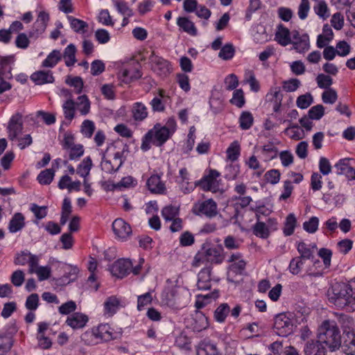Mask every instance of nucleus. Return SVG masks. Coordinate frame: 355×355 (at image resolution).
<instances>
[{
  "label": "nucleus",
  "mask_w": 355,
  "mask_h": 355,
  "mask_svg": "<svg viewBox=\"0 0 355 355\" xmlns=\"http://www.w3.org/2000/svg\"><path fill=\"white\" fill-rule=\"evenodd\" d=\"M15 61L12 55L0 58V80H10L12 78L11 64Z\"/></svg>",
  "instance_id": "nucleus-14"
},
{
  "label": "nucleus",
  "mask_w": 355,
  "mask_h": 355,
  "mask_svg": "<svg viewBox=\"0 0 355 355\" xmlns=\"http://www.w3.org/2000/svg\"><path fill=\"white\" fill-rule=\"evenodd\" d=\"M253 234L261 239H267L270 235V231L266 225L260 220L254 225L252 227Z\"/></svg>",
  "instance_id": "nucleus-33"
},
{
  "label": "nucleus",
  "mask_w": 355,
  "mask_h": 355,
  "mask_svg": "<svg viewBox=\"0 0 355 355\" xmlns=\"http://www.w3.org/2000/svg\"><path fill=\"white\" fill-rule=\"evenodd\" d=\"M197 355H220L216 346L209 340H202L197 347Z\"/></svg>",
  "instance_id": "nucleus-22"
},
{
  "label": "nucleus",
  "mask_w": 355,
  "mask_h": 355,
  "mask_svg": "<svg viewBox=\"0 0 355 355\" xmlns=\"http://www.w3.org/2000/svg\"><path fill=\"white\" fill-rule=\"evenodd\" d=\"M60 59L61 53L60 51L53 50L42 62V66L44 67H53L60 60Z\"/></svg>",
  "instance_id": "nucleus-36"
},
{
  "label": "nucleus",
  "mask_w": 355,
  "mask_h": 355,
  "mask_svg": "<svg viewBox=\"0 0 355 355\" xmlns=\"http://www.w3.org/2000/svg\"><path fill=\"white\" fill-rule=\"evenodd\" d=\"M315 2L317 4L313 6L315 12L323 19H327L329 16V13L326 2L323 0H319Z\"/></svg>",
  "instance_id": "nucleus-40"
},
{
  "label": "nucleus",
  "mask_w": 355,
  "mask_h": 355,
  "mask_svg": "<svg viewBox=\"0 0 355 355\" xmlns=\"http://www.w3.org/2000/svg\"><path fill=\"white\" fill-rule=\"evenodd\" d=\"M49 21V15L45 11H40L37 18L33 24L32 29L28 32L31 38H37L46 30Z\"/></svg>",
  "instance_id": "nucleus-8"
},
{
  "label": "nucleus",
  "mask_w": 355,
  "mask_h": 355,
  "mask_svg": "<svg viewBox=\"0 0 355 355\" xmlns=\"http://www.w3.org/2000/svg\"><path fill=\"white\" fill-rule=\"evenodd\" d=\"M304 263V259L297 257L293 258L289 264L290 272L293 275H297L301 272L302 266Z\"/></svg>",
  "instance_id": "nucleus-50"
},
{
  "label": "nucleus",
  "mask_w": 355,
  "mask_h": 355,
  "mask_svg": "<svg viewBox=\"0 0 355 355\" xmlns=\"http://www.w3.org/2000/svg\"><path fill=\"white\" fill-rule=\"evenodd\" d=\"M193 213L197 216H205L211 218L218 214L216 202L212 199L205 201H199L194 204Z\"/></svg>",
  "instance_id": "nucleus-5"
},
{
  "label": "nucleus",
  "mask_w": 355,
  "mask_h": 355,
  "mask_svg": "<svg viewBox=\"0 0 355 355\" xmlns=\"http://www.w3.org/2000/svg\"><path fill=\"white\" fill-rule=\"evenodd\" d=\"M319 219L316 216H312L308 221L303 223L304 230L311 234L315 233L318 229Z\"/></svg>",
  "instance_id": "nucleus-49"
},
{
  "label": "nucleus",
  "mask_w": 355,
  "mask_h": 355,
  "mask_svg": "<svg viewBox=\"0 0 355 355\" xmlns=\"http://www.w3.org/2000/svg\"><path fill=\"white\" fill-rule=\"evenodd\" d=\"M195 239L193 235L186 231L183 232L180 237V243L182 246H190L194 243Z\"/></svg>",
  "instance_id": "nucleus-63"
},
{
  "label": "nucleus",
  "mask_w": 355,
  "mask_h": 355,
  "mask_svg": "<svg viewBox=\"0 0 355 355\" xmlns=\"http://www.w3.org/2000/svg\"><path fill=\"white\" fill-rule=\"evenodd\" d=\"M92 166V161L89 157H85L78 165L76 173L84 178H86L90 172Z\"/></svg>",
  "instance_id": "nucleus-32"
},
{
  "label": "nucleus",
  "mask_w": 355,
  "mask_h": 355,
  "mask_svg": "<svg viewBox=\"0 0 355 355\" xmlns=\"http://www.w3.org/2000/svg\"><path fill=\"white\" fill-rule=\"evenodd\" d=\"M240 145L237 141H233L226 150L227 157L232 162L236 161L240 155Z\"/></svg>",
  "instance_id": "nucleus-39"
},
{
  "label": "nucleus",
  "mask_w": 355,
  "mask_h": 355,
  "mask_svg": "<svg viewBox=\"0 0 355 355\" xmlns=\"http://www.w3.org/2000/svg\"><path fill=\"white\" fill-rule=\"evenodd\" d=\"M39 304V296L36 293L30 295L26 301V307L31 311H35L37 309Z\"/></svg>",
  "instance_id": "nucleus-61"
},
{
  "label": "nucleus",
  "mask_w": 355,
  "mask_h": 355,
  "mask_svg": "<svg viewBox=\"0 0 355 355\" xmlns=\"http://www.w3.org/2000/svg\"><path fill=\"white\" fill-rule=\"evenodd\" d=\"M112 230L115 235L120 239H126L132 233L129 224L121 218H117L112 223Z\"/></svg>",
  "instance_id": "nucleus-15"
},
{
  "label": "nucleus",
  "mask_w": 355,
  "mask_h": 355,
  "mask_svg": "<svg viewBox=\"0 0 355 355\" xmlns=\"http://www.w3.org/2000/svg\"><path fill=\"white\" fill-rule=\"evenodd\" d=\"M148 132H151L153 144L156 146H162L172 135L166 128L162 127L159 123L155 125L153 128L150 130Z\"/></svg>",
  "instance_id": "nucleus-11"
},
{
  "label": "nucleus",
  "mask_w": 355,
  "mask_h": 355,
  "mask_svg": "<svg viewBox=\"0 0 355 355\" xmlns=\"http://www.w3.org/2000/svg\"><path fill=\"white\" fill-rule=\"evenodd\" d=\"M234 53L235 50L233 45L227 44L221 48L218 57L224 60H228L233 58Z\"/></svg>",
  "instance_id": "nucleus-47"
},
{
  "label": "nucleus",
  "mask_w": 355,
  "mask_h": 355,
  "mask_svg": "<svg viewBox=\"0 0 355 355\" xmlns=\"http://www.w3.org/2000/svg\"><path fill=\"white\" fill-rule=\"evenodd\" d=\"M304 352V355H326V348L318 340L308 341Z\"/></svg>",
  "instance_id": "nucleus-19"
},
{
  "label": "nucleus",
  "mask_w": 355,
  "mask_h": 355,
  "mask_svg": "<svg viewBox=\"0 0 355 355\" xmlns=\"http://www.w3.org/2000/svg\"><path fill=\"white\" fill-rule=\"evenodd\" d=\"M76 49L75 45L70 44L67 46L64 51V58L65 60V64L67 67L73 66L76 62Z\"/></svg>",
  "instance_id": "nucleus-34"
},
{
  "label": "nucleus",
  "mask_w": 355,
  "mask_h": 355,
  "mask_svg": "<svg viewBox=\"0 0 355 355\" xmlns=\"http://www.w3.org/2000/svg\"><path fill=\"white\" fill-rule=\"evenodd\" d=\"M25 226V218L21 213H15L11 218L8 230L10 233H16L21 230Z\"/></svg>",
  "instance_id": "nucleus-23"
},
{
  "label": "nucleus",
  "mask_w": 355,
  "mask_h": 355,
  "mask_svg": "<svg viewBox=\"0 0 355 355\" xmlns=\"http://www.w3.org/2000/svg\"><path fill=\"white\" fill-rule=\"evenodd\" d=\"M55 171L52 168L44 170L40 173L37 179L41 184H49L53 181Z\"/></svg>",
  "instance_id": "nucleus-37"
},
{
  "label": "nucleus",
  "mask_w": 355,
  "mask_h": 355,
  "mask_svg": "<svg viewBox=\"0 0 355 355\" xmlns=\"http://www.w3.org/2000/svg\"><path fill=\"white\" fill-rule=\"evenodd\" d=\"M230 103L239 108H241L245 103L243 91L241 89L234 90Z\"/></svg>",
  "instance_id": "nucleus-44"
},
{
  "label": "nucleus",
  "mask_w": 355,
  "mask_h": 355,
  "mask_svg": "<svg viewBox=\"0 0 355 355\" xmlns=\"http://www.w3.org/2000/svg\"><path fill=\"white\" fill-rule=\"evenodd\" d=\"M132 112L135 121H143L148 116L146 107L139 102L133 104Z\"/></svg>",
  "instance_id": "nucleus-27"
},
{
  "label": "nucleus",
  "mask_w": 355,
  "mask_h": 355,
  "mask_svg": "<svg viewBox=\"0 0 355 355\" xmlns=\"http://www.w3.org/2000/svg\"><path fill=\"white\" fill-rule=\"evenodd\" d=\"M296 225V218L293 214L288 215L284 227V234L290 236L293 234Z\"/></svg>",
  "instance_id": "nucleus-45"
},
{
  "label": "nucleus",
  "mask_w": 355,
  "mask_h": 355,
  "mask_svg": "<svg viewBox=\"0 0 355 355\" xmlns=\"http://www.w3.org/2000/svg\"><path fill=\"white\" fill-rule=\"evenodd\" d=\"M300 85V81L297 78H292L284 81L283 83V89L288 92H295Z\"/></svg>",
  "instance_id": "nucleus-62"
},
{
  "label": "nucleus",
  "mask_w": 355,
  "mask_h": 355,
  "mask_svg": "<svg viewBox=\"0 0 355 355\" xmlns=\"http://www.w3.org/2000/svg\"><path fill=\"white\" fill-rule=\"evenodd\" d=\"M81 340L87 345H94L98 343L96 339V332L94 328L90 331H87L81 336Z\"/></svg>",
  "instance_id": "nucleus-60"
},
{
  "label": "nucleus",
  "mask_w": 355,
  "mask_h": 355,
  "mask_svg": "<svg viewBox=\"0 0 355 355\" xmlns=\"http://www.w3.org/2000/svg\"><path fill=\"white\" fill-rule=\"evenodd\" d=\"M95 38L99 44H104L110 41V35L107 31L101 28L95 32Z\"/></svg>",
  "instance_id": "nucleus-59"
},
{
  "label": "nucleus",
  "mask_w": 355,
  "mask_h": 355,
  "mask_svg": "<svg viewBox=\"0 0 355 355\" xmlns=\"http://www.w3.org/2000/svg\"><path fill=\"white\" fill-rule=\"evenodd\" d=\"M76 105L82 115H86L89 112L90 102L86 95H82L78 98Z\"/></svg>",
  "instance_id": "nucleus-41"
},
{
  "label": "nucleus",
  "mask_w": 355,
  "mask_h": 355,
  "mask_svg": "<svg viewBox=\"0 0 355 355\" xmlns=\"http://www.w3.org/2000/svg\"><path fill=\"white\" fill-rule=\"evenodd\" d=\"M95 130V125L93 121L85 120L81 126L82 133L87 137H91Z\"/></svg>",
  "instance_id": "nucleus-58"
},
{
  "label": "nucleus",
  "mask_w": 355,
  "mask_h": 355,
  "mask_svg": "<svg viewBox=\"0 0 355 355\" xmlns=\"http://www.w3.org/2000/svg\"><path fill=\"white\" fill-rule=\"evenodd\" d=\"M341 349L345 355H355V332L347 331L341 342Z\"/></svg>",
  "instance_id": "nucleus-16"
},
{
  "label": "nucleus",
  "mask_w": 355,
  "mask_h": 355,
  "mask_svg": "<svg viewBox=\"0 0 355 355\" xmlns=\"http://www.w3.org/2000/svg\"><path fill=\"white\" fill-rule=\"evenodd\" d=\"M46 209V206L40 207L35 203L31 204V211L34 214L37 220H41L46 217L47 214Z\"/></svg>",
  "instance_id": "nucleus-55"
},
{
  "label": "nucleus",
  "mask_w": 355,
  "mask_h": 355,
  "mask_svg": "<svg viewBox=\"0 0 355 355\" xmlns=\"http://www.w3.org/2000/svg\"><path fill=\"white\" fill-rule=\"evenodd\" d=\"M14 344L12 336L10 334H0V355H6Z\"/></svg>",
  "instance_id": "nucleus-25"
},
{
  "label": "nucleus",
  "mask_w": 355,
  "mask_h": 355,
  "mask_svg": "<svg viewBox=\"0 0 355 355\" xmlns=\"http://www.w3.org/2000/svg\"><path fill=\"white\" fill-rule=\"evenodd\" d=\"M96 332V339L102 341H109L113 339V332L112 328L107 324H102L94 328Z\"/></svg>",
  "instance_id": "nucleus-24"
},
{
  "label": "nucleus",
  "mask_w": 355,
  "mask_h": 355,
  "mask_svg": "<svg viewBox=\"0 0 355 355\" xmlns=\"http://www.w3.org/2000/svg\"><path fill=\"white\" fill-rule=\"evenodd\" d=\"M223 249L221 245H213L209 243H203L201 250L194 257L193 266L198 267L204 261L219 264L224 260Z\"/></svg>",
  "instance_id": "nucleus-3"
},
{
  "label": "nucleus",
  "mask_w": 355,
  "mask_h": 355,
  "mask_svg": "<svg viewBox=\"0 0 355 355\" xmlns=\"http://www.w3.org/2000/svg\"><path fill=\"white\" fill-rule=\"evenodd\" d=\"M262 153L266 156V159H272L277 157V149L272 143H268L263 146Z\"/></svg>",
  "instance_id": "nucleus-52"
},
{
  "label": "nucleus",
  "mask_w": 355,
  "mask_h": 355,
  "mask_svg": "<svg viewBox=\"0 0 355 355\" xmlns=\"http://www.w3.org/2000/svg\"><path fill=\"white\" fill-rule=\"evenodd\" d=\"M164 92L160 89L159 91V97L156 96L150 101V104L154 112H163L164 110L165 106L162 100V98L164 96Z\"/></svg>",
  "instance_id": "nucleus-48"
},
{
  "label": "nucleus",
  "mask_w": 355,
  "mask_h": 355,
  "mask_svg": "<svg viewBox=\"0 0 355 355\" xmlns=\"http://www.w3.org/2000/svg\"><path fill=\"white\" fill-rule=\"evenodd\" d=\"M351 159L345 158L334 165L338 175H345L348 180H355V168L350 164Z\"/></svg>",
  "instance_id": "nucleus-12"
},
{
  "label": "nucleus",
  "mask_w": 355,
  "mask_h": 355,
  "mask_svg": "<svg viewBox=\"0 0 355 355\" xmlns=\"http://www.w3.org/2000/svg\"><path fill=\"white\" fill-rule=\"evenodd\" d=\"M313 102V96L310 93L300 95L297 97L296 101L297 106L300 109H306Z\"/></svg>",
  "instance_id": "nucleus-46"
},
{
  "label": "nucleus",
  "mask_w": 355,
  "mask_h": 355,
  "mask_svg": "<svg viewBox=\"0 0 355 355\" xmlns=\"http://www.w3.org/2000/svg\"><path fill=\"white\" fill-rule=\"evenodd\" d=\"M67 152L69 154V159H76L83 155V146L81 144H76L75 146H73L71 148L67 150Z\"/></svg>",
  "instance_id": "nucleus-53"
},
{
  "label": "nucleus",
  "mask_w": 355,
  "mask_h": 355,
  "mask_svg": "<svg viewBox=\"0 0 355 355\" xmlns=\"http://www.w3.org/2000/svg\"><path fill=\"white\" fill-rule=\"evenodd\" d=\"M123 163L122 153L121 152L114 153V157L111 159L106 158L105 154H103L101 162V167L104 172L113 173L120 168Z\"/></svg>",
  "instance_id": "nucleus-7"
},
{
  "label": "nucleus",
  "mask_w": 355,
  "mask_h": 355,
  "mask_svg": "<svg viewBox=\"0 0 355 355\" xmlns=\"http://www.w3.org/2000/svg\"><path fill=\"white\" fill-rule=\"evenodd\" d=\"M220 173L215 169H210L209 173L205 175L201 180L195 182V186L200 187L203 191L216 193L219 191Z\"/></svg>",
  "instance_id": "nucleus-4"
},
{
  "label": "nucleus",
  "mask_w": 355,
  "mask_h": 355,
  "mask_svg": "<svg viewBox=\"0 0 355 355\" xmlns=\"http://www.w3.org/2000/svg\"><path fill=\"white\" fill-rule=\"evenodd\" d=\"M177 24L181 28L184 32L188 34L195 36L197 35V28H196L194 23L189 20L187 17H180L177 19Z\"/></svg>",
  "instance_id": "nucleus-26"
},
{
  "label": "nucleus",
  "mask_w": 355,
  "mask_h": 355,
  "mask_svg": "<svg viewBox=\"0 0 355 355\" xmlns=\"http://www.w3.org/2000/svg\"><path fill=\"white\" fill-rule=\"evenodd\" d=\"M297 251L300 256L299 257L303 259H313V250L307 244L304 242H300L297 245Z\"/></svg>",
  "instance_id": "nucleus-38"
},
{
  "label": "nucleus",
  "mask_w": 355,
  "mask_h": 355,
  "mask_svg": "<svg viewBox=\"0 0 355 355\" xmlns=\"http://www.w3.org/2000/svg\"><path fill=\"white\" fill-rule=\"evenodd\" d=\"M132 263L129 259H121L116 261L111 266L112 275L118 278H123L131 272Z\"/></svg>",
  "instance_id": "nucleus-9"
},
{
  "label": "nucleus",
  "mask_w": 355,
  "mask_h": 355,
  "mask_svg": "<svg viewBox=\"0 0 355 355\" xmlns=\"http://www.w3.org/2000/svg\"><path fill=\"white\" fill-rule=\"evenodd\" d=\"M324 113V108L322 105H317L309 110V117L313 120L320 119Z\"/></svg>",
  "instance_id": "nucleus-51"
},
{
  "label": "nucleus",
  "mask_w": 355,
  "mask_h": 355,
  "mask_svg": "<svg viewBox=\"0 0 355 355\" xmlns=\"http://www.w3.org/2000/svg\"><path fill=\"white\" fill-rule=\"evenodd\" d=\"M275 40L282 46H286L292 42L290 31L282 24H279L275 33Z\"/></svg>",
  "instance_id": "nucleus-20"
},
{
  "label": "nucleus",
  "mask_w": 355,
  "mask_h": 355,
  "mask_svg": "<svg viewBox=\"0 0 355 355\" xmlns=\"http://www.w3.org/2000/svg\"><path fill=\"white\" fill-rule=\"evenodd\" d=\"M293 45V49L299 53L306 51L309 49V37L306 34L299 37V40L293 41L291 42Z\"/></svg>",
  "instance_id": "nucleus-31"
},
{
  "label": "nucleus",
  "mask_w": 355,
  "mask_h": 355,
  "mask_svg": "<svg viewBox=\"0 0 355 355\" xmlns=\"http://www.w3.org/2000/svg\"><path fill=\"white\" fill-rule=\"evenodd\" d=\"M88 320L87 315L75 312L67 317L65 323L73 329H78L85 327Z\"/></svg>",
  "instance_id": "nucleus-13"
},
{
  "label": "nucleus",
  "mask_w": 355,
  "mask_h": 355,
  "mask_svg": "<svg viewBox=\"0 0 355 355\" xmlns=\"http://www.w3.org/2000/svg\"><path fill=\"white\" fill-rule=\"evenodd\" d=\"M197 286L199 290H208L211 288V268L202 269L198 275Z\"/></svg>",
  "instance_id": "nucleus-21"
},
{
  "label": "nucleus",
  "mask_w": 355,
  "mask_h": 355,
  "mask_svg": "<svg viewBox=\"0 0 355 355\" xmlns=\"http://www.w3.org/2000/svg\"><path fill=\"white\" fill-rule=\"evenodd\" d=\"M76 302L70 300L60 306L58 311L62 315H69L70 313L72 314L76 311Z\"/></svg>",
  "instance_id": "nucleus-54"
},
{
  "label": "nucleus",
  "mask_w": 355,
  "mask_h": 355,
  "mask_svg": "<svg viewBox=\"0 0 355 355\" xmlns=\"http://www.w3.org/2000/svg\"><path fill=\"white\" fill-rule=\"evenodd\" d=\"M230 311V306L227 303H223L220 304L215 310L214 318L218 322H224Z\"/></svg>",
  "instance_id": "nucleus-29"
},
{
  "label": "nucleus",
  "mask_w": 355,
  "mask_h": 355,
  "mask_svg": "<svg viewBox=\"0 0 355 355\" xmlns=\"http://www.w3.org/2000/svg\"><path fill=\"white\" fill-rule=\"evenodd\" d=\"M146 184L151 193L157 194H163L165 193V184L161 180V178L158 175H151L148 179Z\"/></svg>",
  "instance_id": "nucleus-17"
},
{
  "label": "nucleus",
  "mask_w": 355,
  "mask_h": 355,
  "mask_svg": "<svg viewBox=\"0 0 355 355\" xmlns=\"http://www.w3.org/2000/svg\"><path fill=\"white\" fill-rule=\"evenodd\" d=\"M327 297L339 309L355 311V279L348 283H334L327 291Z\"/></svg>",
  "instance_id": "nucleus-1"
},
{
  "label": "nucleus",
  "mask_w": 355,
  "mask_h": 355,
  "mask_svg": "<svg viewBox=\"0 0 355 355\" xmlns=\"http://www.w3.org/2000/svg\"><path fill=\"white\" fill-rule=\"evenodd\" d=\"M337 94L335 90L329 89L322 93V98L324 103L333 104L337 100Z\"/></svg>",
  "instance_id": "nucleus-64"
},
{
  "label": "nucleus",
  "mask_w": 355,
  "mask_h": 355,
  "mask_svg": "<svg viewBox=\"0 0 355 355\" xmlns=\"http://www.w3.org/2000/svg\"><path fill=\"white\" fill-rule=\"evenodd\" d=\"M293 324L291 320L285 314L280 313L275 318L274 328L279 336H287L293 332Z\"/></svg>",
  "instance_id": "nucleus-6"
},
{
  "label": "nucleus",
  "mask_w": 355,
  "mask_h": 355,
  "mask_svg": "<svg viewBox=\"0 0 355 355\" xmlns=\"http://www.w3.org/2000/svg\"><path fill=\"white\" fill-rule=\"evenodd\" d=\"M318 85L320 88L327 89L333 83V80L329 76L323 73L319 74L316 78Z\"/></svg>",
  "instance_id": "nucleus-56"
},
{
  "label": "nucleus",
  "mask_w": 355,
  "mask_h": 355,
  "mask_svg": "<svg viewBox=\"0 0 355 355\" xmlns=\"http://www.w3.org/2000/svg\"><path fill=\"white\" fill-rule=\"evenodd\" d=\"M29 36L22 33H19L15 40V45L17 48L26 49L28 47L30 44Z\"/></svg>",
  "instance_id": "nucleus-57"
},
{
  "label": "nucleus",
  "mask_w": 355,
  "mask_h": 355,
  "mask_svg": "<svg viewBox=\"0 0 355 355\" xmlns=\"http://www.w3.org/2000/svg\"><path fill=\"white\" fill-rule=\"evenodd\" d=\"M318 340L325 345L330 352H336L341 346V335L334 320H325L318 329Z\"/></svg>",
  "instance_id": "nucleus-2"
},
{
  "label": "nucleus",
  "mask_w": 355,
  "mask_h": 355,
  "mask_svg": "<svg viewBox=\"0 0 355 355\" xmlns=\"http://www.w3.org/2000/svg\"><path fill=\"white\" fill-rule=\"evenodd\" d=\"M75 102L72 98H69L62 105L64 117L71 121L75 114Z\"/></svg>",
  "instance_id": "nucleus-42"
},
{
  "label": "nucleus",
  "mask_w": 355,
  "mask_h": 355,
  "mask_svg": "<svg viewBox=\"0 0 355 355\" xmlns=\"http://www.w3.org/2000/svg\"><path fill=\"white\" fill-rule=\"evenodd\" d=\"M31 79L37 85L53 83L54 77L51 71H37L32 73Z\"/></svg>",
  "instance_id": "nucleus-18"
},
{
  "label": "nucleus",
  "mask_w": 355,
  "mask_h": 355,
  "mask_svg": "<svg viewBox=\"0 0 355 355\" xmlns=\"http://www.w3.org/2000/svg\"><path fill=\"white\" fill-rule=\"evenodd\" d=\"M119 306V300L114 296L108 297L104 302L105 313L113 315Z\"/></svg>",
  "instance_id": "nucleus-30"
},
{
  "label": "nucleus",
  "mask_w": 355,
  "mask_h": 355,
  "mask_svg": "<svg viewBox=\"0 0 355 355\" xmlns=\"http://www.w3.org/2000/svg\"><path fill=\"white\" fill-rule=\"evenodd\" d=\"M178 214L179 208L173 205L166 206L162 210V215L166 221L173 220Z\"/></svg>",
  "instance_id": "nucleus-43"
},
{
  "label": "nucleus",
  "mask_w": 355,
  "mask_h": 355,
  "mask_svg": "<svg viewBox=\"0 0 355 355\" xmlns=\"http://www.w3.org/2000/svg\"><path fill=\"white\" fill-rule=\"evenodd\" d=\"M67 18L70 22L71 28L76 33L84 34L87 32L88 24L86 21L75 18L72 16H68Z\"/></svg>",
  "instance_id": "nucleus-28"
},
{
  "label": "nucleus",
  "mask_w": 355,
  "mask_h": 355,
  "mask_svg": "<svg viewBox=\"0 0 355 355\" xmlns=\"http://www.w3.org/2000/svg\"><path fill=\"white\" fill-rule=\"evenodd\" d=\"M254 122V117L251 112L248 111H244L241 114L239 117V125L242 130L250 129Z\"/></svg>",
  "instance_id": "nucleus-35"
},
{
  "label": "nucleus",
  "mask_w": 355,
  "mask_h": 355,
  "mask_svg": "<svg viewBox=\"0 0 355 355\" xmlns=\"http://www.w3.org/2000/svg\"><path fill=\"white\" fill-rule=\"evenodd\" d=\"M8 139L13 141L17 138L23 130V121L21 114L17 112L10 118L8 125Z\"/></svg>",
  "instance_id": "nucleus-10"
}]
</instances>
